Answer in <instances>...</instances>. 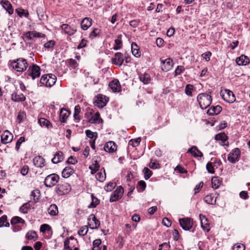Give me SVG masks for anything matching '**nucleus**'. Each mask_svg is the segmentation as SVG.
Segmentation results:
<instances>
[{
    "mask_svg": "<svg viewBox=\"0 0 250 250\" xmlns=\"http://www.w3.org/2000/svg\"><path fill=\"white\" fill-rule=\"evenodd\" d=\"M88 122L91 124H98L102 123L103 121L100 117V114L99 112L95 113L90 119L88 120Z\"/></svg>",
    "mask_w": 250,
    "mask_h": 250,
    "instance_id": "obj_26",
    "label": "nucleus"
},
{
    "mask_svg": "<svg viewBox=\"0 0 250 250\" xmlns=\"http://www.w3.org/2000/svg\"><path fill=\"white\" fill-rule=\"evenodd\" d=\"M108 98L102 94H99L97 96L94 101L95 105L99 108H102L105 106L108 101Z\"/></svg>",
    "mask_w": 250,
    "mask_h": 250,
    "instance_id": "obj_6",
    "label": "nucleus"
},
{
    "mask_svg": "<svg viewBox=\"0 0 250 250\" xmlns=\"http://www.w3.org/2000/svg\"><path fill=\"white\" fill-rule=\"evenodd\" d=\"M59 176L56 174H50L46 177L44 180V184L47 187H52L59 181Z\"/></svg>",
    "mask_w": 250,
    "mask_h": 250,
    "instance_id": "obj_5",
    "label": "nucleus"
},
{
    "mask_svg": "<svg viewBox=\"0 0 250 250\" xmlns=\"http://www.w3.org/2000/svg\"><path fill=\"white\" fill-rule=\"evenodd\" d=\"M100 33V30L99 28H94L91 32L90 37L93 38L98 36Z\"/></svg>",
    "mask_w": 250,
    "mask_h": 250,
    "instance_id": "obj_57",
    "label": "nucleus"
},
{
    "mask_svg": "<svg viewBox=\"0 0 250 250\" xmlns=\"http://www.w3.org/2000/svg\"><path fill=\"white\" fill-rule=\"evenodd\" d=\"M88 226L91 229H97L100 225L99 220L97 219L94 214H91L88 219Z\"/></svg>",
    "mask_w": 250,
    "mask_h": 250,
    "instance_id": "obj_14",
    "label": "nucleus"
},
{
    "mask_svg": "<svg viewBox=\"0 0 250 250\" xmlns=\"http://www.w3.org/2000/svg\"><path fill=\"white\" fill-rule=\"evenodd\" d=\"M199 218L202 229L206 232H208L210 230V227L208 219L202 214H200Z\"/></svg>",
    "mask_w": 250,
    "mask_h": 250,
    "instance_id": "obj_16",
    "label": "nucleus"
},
{
    "mask_svg": "<svg viewBox=\"0 0 250 250\" xmlns=\"http://www.w3.org/2000/svg\"><path fill=\"white\" fill-rule=\"evenodd\" d=\"M131 51L132 54L136 57H140L141 55V52L140 48L135 42H132L131 44Z\"/></svg>",
    "mask_w": 250,
    "mask_h": 250,
    "instance_id": "obj_33",
    "label": "nucleus"
},
{
    "mask_svg": "<svg viewBox=\"0 0 250 250\" xmlns=\"http://www.w3.org/2000/svg\"><path fill=\"white\" fill-rule=\"evenodd\" d=\"M139 80L145 84L149 83L151 80V77L149 74L147 73H141L139 75Z\"/></svg>",
    "mask_w": 250,
    "mask_h": 250,
    "instance_id": "obj_27",
    "label": "nucleus"
},
{
    "mask_svg": "<svg viewBox=\"0 0 250 250\" xmlns=\"http://www.w3.org/2000/svg\"><path fill=\"white\" fill-rule=\"evenodd\" d=\"M28 72L29 75L34 80L40 77L41 75L40 68L36 64H33L29 67Z\"/></svg>",
    "mask_w": 250,
    "mask_h": 250,
    "instance_id": "obj_11",
    "label": "nucleus"
},
{
    "mask_svg": "<svg viewBox=\"0 0 250 250\" xmlns=\"http://www.w3.org/2000/svg\"><path fill=\"white\" fill-rule=\"evenodd\" d=\"M48 213L52 216H55L58 213V207L55 204H52L48 208Z\"/></svg>",
    "mask_w": 250,
    "mask_h": 250,
    "instance_id": "obj_36",
    "label": "nucleus"
},
{
    "mask_svg": "<svg viewBox=\"0 0 250 250\" xmlns=\"http://www.w3.org/2000/svg\"><path fill=\"white\" fill-rule=\"evenodd\" d=\"M74 172V170L70 167H65L62 171V175L63 178H67L70 176Z\"/></svg>",
    "mask_w": 250,
    "mask_h": 250,
    "instance_id": "obj_35",
    "label": "nucleus"
},
{
    "mask_svg": "<svg viewBox=\"0 0 250 250\" xmlns=\"http://www.w3.org/2000/svg\"><path fill=\"white\" fill-rule=\"evenodd\" d=\"M143 171L146 180L148 179L152 174V171L147 167H145Z\"/></svg>",
    "mask_w": 250,
    "mask_h": 250,
    "instance_id": "obj_49",
    "label": "nucleus"
},
{
    "mask_svg": "<svg viewBox=\"0 0 250 250\" xmlns=\"http://www.w3.org/2000/svg\"><path fill=\"white\" fill-rule=\"evenodd\" d=\"M206 168L209 173H214V169L213 168L212 163H208L207 164Z\"/></svg>",
    "mask_w": 250,
    "mask_h": 250,
    "instance_id": "obj_63",
    "label": "nucleus"
},
{
    "mask_svg": "<svg viewBox=\"0 0 250 250\" xmlns=\"http://www.w3.org/2000/svg\"><path fill=\"white\" fill-rule=\"evenodd\" d=\"M212 53L210 51H207L202 55V57L207 62L210 60Z\"/></svg>",
    "mask_w": 250,
    "mask_h": 250,
    "instance_id": "obj_59",
    "label": "nucleus"
},
{
    "mask_svg": "<svg viewBox=\"0 0 250 250\" xmlns=\"http://www.w3.org/2000/svg\"><path fill=\"white\" fill-rule=\"evenodd\" d=\"M13 138V134L8 130H5L1 136V142L4 144H8L12 141Z\"/></svg>",
    "mask_w": 250,
    "mask_h": 250,
    "instance_id": "obj_15",
    "label": "nucleus"
},
{
    "mask_svg": "<svg viewBox=\"0 0 250 250\" xmlns=\"http://www.w3.org/2000/svg\"><path fill=\"white\" fill-rule=\"evenodd\" d=\"M141 141L140 138H137L136 139H132L129 142L128 145L132 146L133 147H136L138 146Z\"/></svg>",
    "mask_w": 250,
    "mask_h": 250,
    "instance_id": "obj_52",
    "label": "nucleus"
},
{
    "mask_svg": "<svg viewBox=\"0 0 250 250\" xmlns=\"http://www.w3.org/2000/svg\"><path fill=\"white\" fill-rule=\"evenodd\" d=\"M192 91L193 86L190 84H187L185 88L186 94L189 96H192Z\"/></svg>",
    "mask_w": 250,
    "mask_h": 250,
    "instance_id": "obj_53",
    "label": "nucleus"
},
{
    "mask_svg": "<svg viewBox=\"0 0 250 250\" xmlns=\"http://www.w3.org/2000/svg\"><path fill=\"white\" fill-rule=\"evenodd\" d=\"M16 12L18 15L20 17H22L23 16L27 18L29 16V13L27 11H26L25 10L22 9H17L16 10Z\"/></svg>",
    "mask_w": 250,
    "mask_h": 250,
    "instance_id": "obj_48",
    "label": "nucleus"
},
{
    "mask_svg": "<svg viewBox=\"0 0 250 250\" xmlns=\"http://www.w3.org/2000/svg\"><path fill=\"white\" fill-rule=\"evenodd\" d=\"M185 70V68L183 66H178L175 70V76L181 74Z\"/></svg>",
    "mask_w": 250,
    "mask_h": 250,
    "instance_id": "obj_60",
    "label": "nucleus"
},
{
    "mask_svg": "<svg viewBox=\"0 0 250 250\" xmlns=\"http://www.w3.org/2000/svg\"><path fill=\"white\" fill-rule=\"evenodd\" d=\"M187 152L191 153L194 157H202L203 155V153L195 146L188 149Z\"/></svg>",
    "mask_w": 250,
    "mask_h": 250,
    "instance_id": "obj_28",
    "label": "nucleus"
},
{
    "mask_svg": "<svg viewBox=\"0 0 250 250\" xmlns=\"http://www.w3.org/2000/svg\"><path fill=\"white\" fill-rule=\"evenodd\" d=\"M105 173L104 170V172H99L96 175V179L101 182H103L105 179Z\"/></svg>",
    "mask_w": 250,
    "mask_h": 250,
    "instance_id": "obj_46",
    "label": "nucleus"
},
{
    "mask_svg": "<svg viewBox=\"0 0 250 250\" xmlns=\"http://www.w3.org/2000/svg\"><path fill=\"white\" fill-rule=\"evenodd\" d=\"M197 100L202 109H206L212 102L211 96L206 93L199 94L197 97Z\"/></svg>",
    "mask_w": 250,
    "mask_h": 250,
    "instance_id": "obj_2",
    "label": "nucleus"
},
{
    "mask_svg": "<svg viewBox=\"0 0 250 250\" xmlns=\"http://www.w3.org/2000/svg\"><path fill=\"white\" fill-rule=\"evenodd\" d=\"M26 114L24 112H20L17 117V122L20 124L22 122L25 118Z\"/></svg>",
    "mask_w": 250,
    "mask_h": 250,
    "instance_id": "obj_55",
    "label": "nucleus"
},
{
    "mask_svg": "<svg viewBox=\"0 0 250 250\" xmlns=\"http://www.w3.org/2000/svg\"><path fill=\"white\" fill-rule=\"evenodd\" d=\"M179 221L181 227L185 230H189L192 227L193 222L191 218H181L179 219Z\"/></svg>",
    "mask_w": 250,
    "mask_h": 250,
    "instance_id": "obj_10",
    "label": "nucleus"
},
{
    "mask_svg": "<svg viewBox=\"0 0 250 250\" xmlns=\"http://www.w3.org/2000/svg\"><path fill=\"white\" fill-rule=\"evenodd\" d=\"M38 123L42 127H45L48 129H50L53 127V125L50 121L45 118H40L38 120Z\"/></svg>",
    "mask_w": 250,
    "mask_h": 250,
    "instance_id": "obj_30",
    "label": "nucleus"
},
{
    "mask_svg": "<svg viewBox=\"0 0 250 250\" xmlns=\"http://www.w3.org/2000/svg\"><path fill=\"white\" fill-rule=\"evenodd\" d=\"M0 3L9 15H12L13 13L14 10L12 5L9 1L6 0H1Z\"/></svg>",
    "mask_w": 250,
    "mask_h": 250,
    "instance_id": "obj_22",
    "label": "nucleus"
},
{
    "mask_svg": "<svg viewBox=\"0 0 250 250\" xmlns=\"http://www.w3.org/2000/svg\"><path fill=\"white\" fill-rule=\"evenodd\" d=\"M68 63L69 66L73 68H76L78 65L77 62L75 60L72 59H70L68 60Z\"/></svg>",
    "mask_w": 250,
    "mask_h": 250,
    "instance_id": "obj_62",
    "label": "nucleus"
},
{
    "mask_svg": "<svg viewBox=\"0 0 250 250\" xmlns=\"http://www.w3.org/2000/svg\"><path fill=\"white\" fill-rule=\"evenodd\" d=\"M11 99L16 102H23L25 100V97L22 93L15 92L12 94Z\"/></svg>",
    "mask_w": 250,
    "mask_h": 250,
    "instance_id": "obj_24",
    "label": "nucleus"
},
{
    "mask_svg": "<svg viewBox=\"0 0 250 250\" xmlns=\"http://www.w3.org/2000/svg\"><path fill=\"white\" fill-rule=\"evenodd\" d=\"M56 81V76L52 74H49L42 76L40 82L42 85L50 87L55 84Z\"/></svg>",
    "mask_w": 250,
    "mask_h": 250,
    "instance_id": "obj_3",
    "label": "nucleus"
},
{
    "mask_svg": "<svg viewBox=\"0 0 250 250\" xmlns=\"http://www.w3.org/2000/svg\"><path fill=\"white\" fill-rule=\"evenodd\" d=\"M31 199L35 203L38 202L40 196V191L38 189H35L31 192L30 194Z\"/></svg>",
    "mask_w": 250,
    "mask_h": 250,
    "instance_id": "obj_37",
    "label": "nucleus"
},
{
    "mask_svg": "<svg viewBox=\"0 0 250 250\" xmlns=\"http://www.w3.org/2000/svg\"><path fill=\"white\" fill-rule=\"evenodd\" d=\"M81 28L83 30H86L92 25V19L90 18H84L81 23Z\"/></svg>",
    "mask_w": 250,
    "mask_h": 250,
    "instance_id": "obj_25",
    "label": "nucleus"
},
{
    "mask_svg": "<svg viewBox=\"0 0 250 250\" xmlns=\"http://www.w3.org/2000/svg\"><path fill=\"white\" fill-rule=\"evenodd\" d=\"M104 149L107 152L113 153L116 150L117 146L114 142L109 141L105 145Z\"/></svg>",
    "mask_w": 250,
    "mask_h": 250,
    "instance_id": "obj_21",
    "label": "nucleus"
},
{
    "mask_svg": "<svg viewBox=\"0 0 250 250\" xmlns=\"http://www.w3.org/2000/svg\"><path fill=\"white\" fill-rule=\"evenodd\" d=\"M222 181L217 177H214L211 179L212 187L214 189H217L221 185Z\"/></svg>",
    "mask_w": 250,
    "mask_h": 250,
    "instance_id": "obj_38",
    "label": "nucleus"
},
{
    "mask_svg": "<svg viewBox=\"0 0 250 250\" xmlns=\"http://www.w3.org/2000/svg\"><path fill=\"white\" fill-rule=\"evenodd\" d=\"M249 58L245 55H241L236 60L237 64L239 65H245L249 63Z\"/></svg>",
    "mask_w": 250,
    "mask_h": 250,
    "instance_id": "obj_29",
    "label": "nucleus"
},
{
    "mask_svg": "<svg viewBox=\"0 0 250 250\" xmlns=\"http://www.w3.org/2000/svg\"><path fill=\"white\" fill-rule=\"evenodd\" d=\"M124 193V188L122 186L117 187L116 189L112 193L110 197V202H113L121 199Z\"/></svg>",
    "mask_w": 250,
    "mask_h": 250,
    "instance_id": "obj_9",
    "label": "nucleus"
},
{
    "mask_svg": "<svg viewBox=\"0 0 250 250\" xmlns=\"http://www.w3.org/2000/svg\"><path fill=\"white\" fill-rule=\"evenodd\" d=\"M123 55L120 52L116 53L112 59V62L117 65L121 66L124 62Z\"/></svg>",
    "mask_w": 250,
    "mask_h": 250,
    "instance_id": "obj_18",
    "label": "nucleus"
},
{
    "mask_svg": "<svg viewBox=\"0 0 250 250\" xmlns=\"http://www.w3.org/2000/svg\"><path fill=\"white\" fill-rule=\"evenodd\" d=\"M100 168V165L98 163L97 160L94 161V163L89 167V168L91 170V173L94 174L97 171L99 170Z\"/></svg>",
    "mask_w": 250,
    "mask_h": 250,
    "instance_id": "obj_39",
    "label": "nucleus"
},
{
    "mask_svg": "<svg viewBox=\"0 0 250 250\" xmlns=\"http://www.w3.org/2000/svg\"><path fill=\"white\" fill-rule=\"evenodd\" d=\"M9 64L13 69L20 73L24 71L28 66L27 61L22 58L11 60Z\"/></svg>",
    "mask_w": 250,
    "mask_h": 250,
    "instance_id": "obj_1",
    "label": "nucleus"
},
{
    "mask_svg": "<svg viewBox=\"0 0 250 250\" xmlns=\"http://www.w3.org/2000/svg\"><path fill=\"white\" fill-rule=\"evenodd\" d=\"M63 160V153L61 151L57 152L54 157L52 159V162L54 164H58Z\"/></svg>",
    "mask_w": 250,
    "mask_h": 250,
    "instance_id": "obj_34",
    "label": "nucleus"
},
{
    "mask_svg": "<svg viewBox=\"0 0 250 250\" xmlns=\"http://www.w3.org/2000/svg\"><path fill=\"white\" fill-rule=\"evenodd\" d=\"M44 36V34L36 31H28L23 34L24 38L27 40H33L35 38H43Z\"/></svg>",
    "mask_w": 250,
    "mask_h": 250,
    "instance_id": "obj_12",
    "label": "nucleus"
},
{
    "mask_svg": "<svg viewBox=\"0 0 250 250\" xmlns=\"http://www.w3.org/2000/svg\"><path fill=\"white\" fill-rule=\"evenodd\" d=\"M18 223L24 224L25 223V221L21 217H20L19 216H14L11 219V225L17 224Z\"/></svg>",
    "mask_w": 250,
    "mask_h": 250,
    "instance_id": "obj_43",
    "label": "nucleus"
},
{
    "mask_svg": "<svg viewBox=\"0 0 250 250\" xmlns=\"http://www.w3.org/2000/svg\"><path fill=\"white\" fill-rule=\"evenodd\" d=\"M109 87L114 92H120L121 90V86L119 81L117 79H114L109 83Z\"/></svg>",
    "mask_w": 250,
    "mask_h": 250,
    "instance_id": "obj_20",
    "label": "nucleus"
},
{
    "mask_svg": "<svg viewBox=\"0 0 250 250\" xmlns=\"http://www.w3.org/2000/svg\"><path fill=\"white\" fill-rule=\"evenodd\" d=\"M25 141V138L24 137H21L17 142L16 145V149L18 150L20 147L21 144Z\"/></svg>",
    "mask_w": 250,
    "mask_h": 250,
    "instance_id": "obj_58",
    "label": "nucleus"
},
{
    "mask_svg": "<svg viewBox=\"0 0 250 250\" xmlns=\"http://www.w3.org/2000/svg\"><path fill=\"white\" fill-rule=\"evenodd\" d=\"M70 114V111L65 108H62L60 111L59 118L61 123H66Z\"/></svg>",
    "mask_w": 250,
    "mask_h": 250,
    "instance_id": "obj_17",
    "label": "nucleus"
},
{
    "mask_svg": "<svg viewBox=\"0 0 250 250\" xmlns=\"http://www.w3.org/2000/svg\"><path fill=\"white\" fill-rule=\"evenodd\" d=\"M7 216L5 215H2L0 218V228L2 227H9L10 225L7 220Z\"/></svg>",
    "mask_w": 250,
    "mask_h": 250,
    "instance_id": "obj_40",
    "label": "nucleus"
},
{
    "mask_svg": "<svg viewBox=\"0 0 250 250\" xmlns=\"http://www.w3.org/2000/svg\"><path fill=\"white\" fill-rule=\"evenodd\" d=\"M31 206L29 202L24 203L20 208V211L22 213L26 214L30 209Z\"/></svg>",
    "mask_w": 250,
    "mask_h": 250,
    "instance_id": "obj_42",
    "label": "nucleus"
},
{
    "mask_svg": "<svg viewBox=\"0 0 250 250\" xmlns=\"http://www.w3.org/2000/svg\"><path fill=\"white\" fill-rule=\"evenodd\" d=\"M71 189L69 184L67 183H63L57 185L56 188L57 193L60 195L68 193Z\"/></svg>",
    "mask_w": 250,
    "mask_h": 250,
    "instance_id": "obj_7",
    "label": "nucleus"
},
{
    "mask_svg": "<svg viewBox=\"0 0 250 250\" xmlns=\"http://www.w3.org/2000/svg\"><path fill=\"white\" fill-rule=\"evenodd\" d=\"M34 165L38 167H42L45 166L44 159L40 156H37L34 157L33 160Z\"/></svg>",
    "mask_w": 250,
    "mask_h": 250,
    "instance_id": "obj_23",
    "label": "nucleus"
},
{
    "mask_svg": "<svg viewBox=\"0 0 250 250\" xmlns=\"http://www.w3.org/2000/svg\"><path fill=\"white\" fill-rule=\"evenodd\" d=\"M122 35L121 34L118 35L117 36V39L114 41L115 45H114L113 49L115 50H118L120 49L123 46L122 43Z\"/></svg>",
    "mask_w": 250,
    "mask_h": 250,
    "instance_id": "obj_32",
    "label": "nucleus"
},
{
    "mask_svg": "<svg viewBox=\"0 0 250 250\" xmlns=\"http://www.w3.org/2000/svg\"><path fill=\"white\" fill-rule=\"evenodd\" d=\"M149 167L151 168L156 169V168H158L160 167V165L158 162H157L156 161L153 162L151 160L149 164Z\"/></svg>",
    "mask_w": 250,
    "mask_h": 250,
    "instance_id": "obj_61",
    "label": "nucleus"
},
{
    "mask_svg": "<svg viewBox=\"0 0 250 250\" xmlns=\"http://www.w3.org/2000/svg\"><path fill=\"white\" fill-rule=\"evenodd\" d=\"M222 110V107L220 105H217L216 106H212L210 108H209L208 111L207 113L209 115H217L219 114L220 111Z\"/></svg>",
    "mask_w": 250,
    "mask_h": 250,
    "instance_id": "obj_31",
    "label": "nucleus"
},
{
    "mask_svg": "<svg viewBox=\"0 0 250 250\" xmlns=\"http://www.w3.org/2000/svg\"><path fill=\"white\" fill-rule=\"evenodd\" d=\"M62 30L63 33L68 36H72L76 32V29L72 28L67 24H62L61 25Z\"/></svg>",
    "mask_w": 250,
    "mask_h": 250,
    "instance_id": "obj_19",
    "label": "nucleus"
},
{
    "mask_svg": "<svg viewBox=\"0 0 250 250\" xmlns=\"http://www.w3.org/2000/svg\"><path fill=\"white\" fill-rule=\"evenodd\" d=\"M85 134L87 137L90 139H95L97 137V133L96 132H92L90 130L87 129L85 130Z\"/></svg>",
    "mask_w": 250,
    "mask_h": 250,
    "instance_id": "obj_47",
    "label": "nucleus"
},
{
    "mask_svg": "<svg viewBox=\"0 0 250 250\" xmlns=\"http://www.w3.org/2000/svg\"><path fill=\"white\" fill-rule=\"evenodd\" d=\"M240 150L238 148H235L229 154L228 160L231 163H235L239 160L240 156Z\"/></svg>",
    "mask_w": 250,
    "mask_h": 250,
    "instance_id": "obj_8",
    "label": "nucleus"
},
{
    "mask_svg": "<svg viewBox=\"0 0 250 250\" xmlns=\"http://www.w3.org/2000/svg\"><path fill=\"white\" fill-rule=\"evenodd\" d=\"M116 186L115 183L110 182L105 186L104 190L107 192L111 191L115 188Z\"/></svg>",
    "mask_w": 250,
    "mask_h": 250,
    "instance_id": "obj_51",
    "label": "nucleus"
},
{
    "mask_svg": "<svg viewBox=\"0 0 250 250\" xmlns=\"http://www.w3.org/2000/svg\"><path fill=\"white\" fill-rule=\"evenodd\" d=\"M215 139L216 140L221 141L224 145H226V142H227V136L225 133L217 134L215 137Z\"/></svg>",
    "mask_w": 250,
    "mask_h": 250,
    "instance_id": "obj_41",
    "label": "nucleus"
},
{
    "mask_svg": "<svg viewBox=\"0 0 250 250\" xmlns=\"http://www.w3.org/2000/svg\"><path fill=\"white\" fill-rule=\"evenodd\" d=\"M173 64V61L170 58L161 60V68L164 71L167 72L170 70L172 68Z\"/></svg>",
    "mask_w": 250,
    "mask_h": 250,
    "instance_id": "obj_13",
    "label": "nucleus"
},
{
    "mask_svg": "<svg viewBox=\"0 0 250 250\" xmlns=\"http://www.w3.org/2000/svg\"><path fill=\"white\" fill-rule=\"evenodd\" d=\"M137 188L139 191H143L146 188V184L145 181L141 180L138 182Z\"/></svg>",
    "mask_w": 250,
    "mask_h": 250,
    "instance_id": "obj_50",
    "label": "nucleus"
},
{
    "mask_svg": "<svg viewBox=\"0 0 250 250\" xmlns=\"http://www.w3.org/2000/svg\"><path fill=\"white\" fill-rule=\"evenodd\" d=\"M220 95L223 99L227 103H232L235 101V97L233 92L229 89L221 90Z\"/></svg>",
    "mask_w": 250,
    "mask_h": 250,
    "instance_id": "obj_4",
    "label": "nucleus"
},
{
    "mask_svg": "<svg viewBox=\"0 0 250 250\" xmlns=\"http://www.w3.org/2000/svg\"><path fill=\"white\" fill-rule=\"evenodd\" d=\"M26 237L28 240H35L37 239L38 236L35 231H29L26 235Z\"/></svg>",
    "mask_w": 250,
    "mask_h": 250,
    "instance_id": "obj_44",
    "label": "nucleus"
},
{
    "mask_svg": "<svg viewBox=\"0 0 250 250\" xmlns=\"http://www.w3.org/2000/svg\"><path fill=\"white\" fill-rule=\"evenodd\" d=\"M245 247L242 244H237L233 246V250H245Z\"/></svg>",
    "mask_w": 250,
    "mask_h": 250,
    "instance_id": "obj_64",
    "label": "nucleus"
},
{
    "mask_svg": "<svg viewBox=\"0 0 250 250\" xmlns=\"http://www.w3.org/2000/svg\"><path fill=\"white\" fill-rule=\"evenodd\" d=\"M51 229V227L48 224H42L41 226L40 227V231L43 233L46 232V231H49Z\"/></svg>",
    "mask_w": 250,
    "mask_h": 250,
    "instance_id": "obj_56",
    "label": "nucleus"
},
{
    "mask_svg": "<svg viewBox=\"0 0 250 250\" xmlns=\"http://www.w3.org/2000/svg\"><path fill=\"white\" fill-rule=\"evenodd\" d=\"M88 228L86 226L82 227L78 231V234L81 236H84L88 232Z\"/></svg>",
    "mask_w": 250,
    "mask_h": 250,
    "instance_id": "obj_54",
    "label": "nucleus"
},
{
    "mask_svg": "<svg viewBox=\"0 0 250 250\" xmlns=\"http://www.w3.org/2000/svg\"><path fill=\"white\" fill-rule=\"evenodd\" d=\"M204 201L207 204L211 205H213L216 202V200L211 195H207L204 198Z\"/></svg>",
    "mask_w": 250,
    "mask_h": 250,
    "instance_id": "obj_45",
    "label": "nucleus"
}]
</instances>
